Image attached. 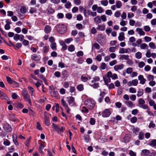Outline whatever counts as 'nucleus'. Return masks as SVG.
<instances>
[{"label":"nucleus","instance_id":"obj_36","mask_svg":"<svg viewBox=\"0 0 156 156\" xmlns=\"http://www.w3.org/2000/svg\"><path fill=\"white\" fill-rule=\"evenodd\" d=\"M115 6L117 8H120L122 6L121 2L119 1H116Z\"/></svg>","mask_w":156,"mask_h":156},{"label":"nucleus","instance_id":"obj_47","mask_svg":"<svg viewBox=\"0 0 156 156\" xmlns=\"http://www.w3.org/2000/svg\"><path fill=\"white\" fill-rule=\"evenodd\" d=\"M58 133H60L63 131V129L62 127H58L57 129L55 130Z\"/></svg>","mask_w":156,"mask_h":156},{"label":"nucleus","instance_id":"obj_42","mask_svg":"<svg viewBox=\"0 0 156 156\" xmlns=\"http://www.w3.org/2000/svg\"><path fill=\"white\" fill-rule=\"evenodd\" d=\"M45 123L47 126H49L50 123L49 118L46 116L45 117Z\"/></svg>","mask_w":156,"mask_h":156},{"label":"nucleus","instance_id":"obj_6","mask_svg":"<svg viewBox=\"0 0 156 156\" xmlns=\"http://www.w3.org/2000/svg\"><path fill=\"white\" fill-rule=\"evenodd\" d=\"M6 78L7 81L9 84H13L14 85H15L16 87H18V83L13 80L10 77L7 76Z\"/></svg>","mask_w":156,"mask_h":156},{"label":"nucleus","instance_id":"obj_21","mask_svg":"<svg viewBox=\"0 0 156 156\" xmlns=\"http://www.w3.org/2000/svg\"><path fill=\"white\" fill-rule=\"evenodd\" d=\"M150 153L149 150L147 149H144L142 151L141 154L143 155H147Z\"/></svg>","mask_w":156,"mask_h":156},{"label":"nucleus","instance_id":"obj_53","mask_svg":"<svg viewBox=\"0 0 156 156\" xmlns=\"http://www.w3.org/2000/svg\"><path fill=\"white\" fill-rule=\"evenodd\" d=\"M10 142L7 139H5L3 142V144L5 146H9L10 144Z\"/></svg>","mask_w":156,"mask_h":156},{"label":"nucleus","instance_id":"obj_3","mask_svg":"<svg viewBox=\"0 0 156 156\" xmlns=\"http://www.w3.org/2000/svg\"><path fill=\"white\" fill-rule=\"evenodd\" d=\"M57 31L60 34H63L66 31V27L63 24H58L56 26Z\"/></svg>","mask_w":156,"mask_h":156},{"label":"nucleus","instance_id":"obj_30","mask_svg":"<svg viewBox=\"0 0 156 156\" xmlns=\"http://www.w3.org/2000/svg\"><path fill=\"white\" fill-rule=\"evenodd\" d=\"M148 144L152 147L156 146V140H152Z\"/></svg>","mask_w":156,"mask_h":156},{"label":"nucleus","instance_id":"obj_35","mask_svg":"<svg viewBox=\"0 0 156 156\" xmlns=\"http://www.w3.org/2000/svg\"><path fill=\"white\" fill-rule=\"evenodd\" d=\"M129 91L130 93H135L136 92V89L133 87H130L129 89Z\"/></svg>","mask_w":156,"mask_h":156},{"label":"nucleus","instance_id":"obj_2","mask_svg":"<svg viewBox=\"0 0 156 156\" xmlns=\"http://www.w3.org/2000/svg\"><path fill=\"white\" fill-rule=\"evenodd\" d=\"M22 94L23 98L24 100L31 105V102L30 99V95L28 94L27 91L25 89H24L22 91Z\"/></svg>","mask_w":156,"mask_h":156},{"label":"nucleus","instance_id":"obj_19","mask_svg":"<svg viewBox=\"0 0 156 156\" xmlns=\"http://www.w3.org/2000/svg\"><path fill=\"white\" fill-rule=\"evenodd\" d=\"M69 105L70 106H73L74 104V99L72 97H70L69 98L68 101Z\"/></svg>","mask_w":156,"mask_h":156},{"label":"nucleus","instance_id":"obj_37","mask_svg":"<svg viewBox=\"0 0 156 156\" xmlns=\"http://www.w3.org/2000/svg\"><path fill=\"white\" fill-rule=\"evenodd\" d=\"M91 84L90 86L94 88H97L99 87V83H98L94 82Z\"/></svg>","mask_w":156,"mask_h":156},{"label":"nucleus","instance_id":"obj_12","mask_svg":"<svg viewBox=\"0 0 156 156\" xmlns=\"http://www.w3.org/2000/svg\"><path fill=\"white\" fill-rule=\"evenodd\" d=\"M105 26L104 24H98L96 28L97 30L100 31H103L105 30Z\"/></svg>","mask_w":156,"mask_h":156},{"label":"nucleus","instance_id":"obj_57","mask_svg":"<svg viewBox=\"0 0 156 156\" xmlns=\"http://www.w3.org/2000/svg\"><path fill=\"white\" fill-rule=\"evenodd\" d=\"M106 66V64L104 62L102 63L100 66V68L102 70L105 69Z\"/></svg>","mask_w":156,"mask_h":156},{"label":"nucleus","instance_id":"obj_49","mask_svg":"<svg viewBox=\"0 0 156 156\" xmlns=\"http://www.w3.org/2000/svg\"><path fill=\"white\" fill-rule=\"evenodd\" d=\"M147 47V45L145 43H142L140 45V48L141 49H145Z\"/></svg>","mask_w":156,"mask_h":156},{"label":"nucleus","instance_id":"obj_33","mask_svg":"<svg viewBox=\"0 0 156 156\" xmlns=\"http://www.w3.org/2000/svg\"><path fill=\"white\" fill-rule=\"evenodd\" d=\"M77 90L79 91H82L84 89L83 87L82 84H80L78 85L76 87Z\"/></svg>","mask_w":156,"mask_h":156},{"label":"nucleus","instance_id":"obj_14","mask_svg":"<svg viewBox=\"0 0 156 156\" xmlns=\"http://www.w3.org/2000/svg\"><path fill=\"white\" fill-rule=\"evenodd\" d=\"M81 81L84 82H86L89 80L91 79V77L88 76L87 77L83 76H82L81 77Z\"/></svg>","mask_w":156,"mask_h":156},{"label":"nucleus","instance_id":"obj_29","mask_svg":"<svg viewBox=\"0 0 156 156\" xmlns=\"http://www.w3.org/2000/svg\"><path fill=\"white\" fill-rule=\"evenodd\" d=\"M44 147V146L43 144H41L40 146L39 149L38 151L41 154H44L43 151V150Z\"/></svg>","mask_w":156,"mask_h":156},{"label":"nucleus","instance_id":"obj_48","mask_svg":"<svg viewBox=\"0 0 156 156\" xmlns=\"http://www.w3.org/2000/svg\"><path fill=\"white\" fill-rule=\"evenodd\" d=\"M139 129L137 127H134L133 129V133H134L136 134L137 133L139 132Z\"/></svg>","mask_w":156,"mask_h":156},{"label":"nucleus","instance_id":"obj_34","mask_svg":"<svg viewBox=\"0 0 156 156\" xmlns=\"http://www.w3.org/2000/svg\"><path fill=\"white\" fill-rule=\"evenodd\" d=\"M101 97L98 99V102L100 103L101 102L104 96L105 95V93L104 92H101L100 94Z\"/></svg>","mask_w":156,"mask_h":156},{"label":"nucleus","instance_id":"obj_8","mask_svg":"<svg viewBox=\"0 0 156 156\" xmlns=\"http://www.w3.org/2000/svg\"><path fill=\"white\" fill-rule=\"evenodd\" d=\"M4 129L7 132H10L12 131L11 126L8 123H6L3 126Z\"/></svg>","mask_w":156,"mask_h":156},{"label":"nucleus","instance_id":"obj_58","mask_svg":"<svg viewBox=\"0 0 156 156\" xmlns=\"http://www.w3.org/2000/svg\"><path fill=\"white\" fill-rule=\"evenodd\" d=\"M81 111L85 113H87L88 112V110L86 108V107L83 106L82 107V108L81 109Z\"/></svg>","mask_w":156,"mask_h":156},{"label":"nucleus","instance_id":"obj_54","mask_svg":"<svg viewBox=\"0 0 156 156\" xmlns=\"http://www.w3.org/2000/svg\"><path fill=\"white\" fill-rule=\"evenodd\" d=\"M76 27L79 30L82 29L83 28V25L80 23H77L76 25Z\"/></svg>","mask_w":156,"mask_h":156},{"label":"nucleus","instance_id":"obj_52","mask_svg":"<svg viewBox=\"0 0 156 156\" xmlns=\"http://www.w3.org/2000/svg\"><path fill=\"white\" fill-rule=\"evenodd\" d=\"M136 98V95L135 94H132L130 96V99L133 101H135Z\"/></svg>","mask_w":156,"mask_h":156},{"label":"nucleus","instance_id":"obj_20","mask_svg":"<svg viewBox=\"0 0 156 156\" xmlns=\"http://www.w3.org/2000/svg\"><path fill=\"white\" fill-rule=\"evenodd\" d=\"M130 139V135L129 134H126L124 138V142L125 143L128 142Z\"/></svg>","mask_w":156,"mask_h":156},{"label":"nucleus","instance_id":"obj_56","mask_svg":"<svg viewBox=\"0 0 156 156\" xmlns=\"http://www.w3.org/2000/svg\"><path fill=\"white\" fill-rule=\"evenodd\" d=\"M154 79V76L152 75H149L147 76V80L150 81L153 80Z\"/></svg>","mask_w":156,"mask_h":156},{"label":"nucleus","instance_id":"obj_46","mask_svg":"<svg viewBox=\"0 0 156 156\" xmlns=\"http://www.w3.org/2000/svg\"><path fill=\"white\" fill-rule=\"evenodd\" d=\"M117 62V61L116 60H114L112 61H111L109 63V65L110 66H113Z\"/></svg>","mask_w":156,"mask_h":156},{"label":"nucleus","instance_id":"obj_18","mask_svg":"<svg viewBox=\"0 0 156 156\" xmlns=\"http://www.w3.org/2000/svg\"><path fill=\"white\" fill-rule=\"evenodd\" d=\"M41 58V57L40 55L34 54L31 56V58L35 61H38Z\"/></svg>","mask_w":156,"mask_h":156},{"label":"nucleus","instance_id":"obj_60","mask_svg":"<svg viewBox=\"0 0 156 156\" xmlns=\"http://www.w3.org/2000/svg\"><path fill=\"white\" fill-rule=\"evenodd\" d=\"M97 30L96 28V29L94 27H93L91 30V33L93 34L96 33Z\"/></svg>","mask_w":156,"mask_h":156},{"label":"nucleus","instance_id":"obj_5","mask_svg":"<svg viewBox=\"0 0 156 156\" xmlns=\"http://www.w3.org/2000/svg\"><path fill=\"white\" fill-rule=\"evenodd\" d=\"M97 41L101 45H103L105 43V38L101 34H98V35Z\"/></svg>","mask_w":156,"mask_h":156},{"label":"nucleus","instance_id":"obj_63","mask_svg":"<svg viewBox=\"0 0 156 156\" xmlns=\"http://www.w3.org/2000/svg\"><path fill=\"white\" fill-rule=\"evenodd\" d=\"M121 13L119 11H116L114 14V16L116 17H119L120 16Z\"/></svg>","mask_w":156,"mask_h":156},{"label":"nucleus","instance_id":"obj_9","mask_svg":"<svg viewBox=\"0 0 156 156\" xmlns=\"http://www.w3.org/2000/svg\"><path fill=\"white\" fill-rule=\"evenodd\" d=\"M130 49L129 48H120L119 51V53L121 54H123L124 53H129L130 52Z\"/></svg>","mask_w":156,"mask_h":156},{"label":"nucleus","instance_id":"obj_55","mask_svg":"<svg viewBox=\"0 0 156 156\" xmlns=\"http://www.w3.org/2000/svg\"><path fill=\"white\" fill-rule=\"evenodd\" d=\"M148 101L150 106H153L155 104V102L153 100L148 99Z\"/></svg>","mask_w":156,"mask_h":156},{"label":"nucleus","instance_id":"obj_1","mask_svg":"<svg viewBox=\"0 0 156 156\" xmlns=\"http://www.w3.org/2000/svg\"><path fill=\"white\" fill-rule=\"evenodd\" d=\"M85 105L90 110H92L95 105V102L92 99H88L85 101Z\"/></svg>","mask_w":156,"mask_h":156},{"label":"nucleus","instance_id":"obj_7","mask_svg":"<svg viewBox=\"0 0 156 156\" xmlns=\"http://www.w3.org/2000/svg\"><path fill=\"white\" fill-rule=\"evenodd\" d=\"M111 114L110 111L109 109H107L102 112V116L104 117H109Z\"/></svg>","mask_w":156,"mask_h":156},{"label":"nucleus","instance_id":"obj_31","mask_svg":"<svg viewBox=\"0 0 156 156\" xmlns=\"http://www.w3.org/2000/svg\"><path fill=\"white\" fill-rule=\"evenodd\" d=\"M93 80L91 81L92 83H94V82H96L100 80V78L99 77L96 76L93 77Z\"/></svg>","mask_w":156,"mask_h":156},{"label":"nucleus","instance_id":"obj_4","mask_svg":"<svg viewBox=\"0 0 156 156\" xmlns=\"http://www.w3.org/2000/svg\"><path fill=\"white\" fill-rule=\"evenodd\" d=\"M50 88L51 89L50 93L51 95L53 97H55L57 98H59V94L58 92L55 90L54 87L53 86H50Z\"/></svg>","mask_w":156,"mask_h":156},{"label":"nucleus","instance_id":"obj_39","mask_svg":"<svg viewBox=\"0 0 156 156\" xmlns=\"http://www.w3.org/2000/svg\"><path fill=\"white\" fill-rule=\"evenodd\" d=\"M62 76H63V77L66 78L68 76V73L66 71V70H64L63 71L62 73Z\"/></svg>","mask_w":156,"mask_h":156},{"label":"nucleus","instance_id":"obj_26","mask_svg":"<svg viewBox=\"0 0 156 156\" xmlns=\"http://www.w3.org/2000/svg\"><path fill=\"white\" fill-rule=\"evenodd\" d=\"M136 58L137 59H140L142 57V54L140 52H137L135 54Z\"/></svg>","mask_w":156,"mask_h":156},{"label":"nucleus","instance_id":"obj_45","mask_svg":"<svg viewBox=\"0 0 156 156\" xmlns=\"http://www.w3.org/2000/svg\"><path fill=\"white\" fill-rule=\"evenodd\" d=\"M137 120V118L135 116L132 117L130 119V122L132 123H135L136 122Z\"/></svg>","mask_w":156,"mask_h":156},{"label":"nucleus","instance_id":"obj_50","mask_svg":"<svg viewBox=\"0 0 156 156\" xmlns=\"http://www.w3.org/2000/svg\"><path fill=\"white\" fill-rule=\"evenodd\" d=\"M28 88L30 92L31 96H33V93L34 91V88L31 87H28Z\"/></svg>","mask_w":156,"mask_h":156},{"label":"nucleus","instance_id":"obj_22","mask_svg":"<svg viewBox=\"0 0 156 156\" xmlns=\"http://www.w3.org/2000/svg\"><path fill=\"white\" fill-rule=\"evenodd\" d=\"M94 21L97 24H99L101 22V20L100 16H98L94 18Z\"/></svg>","mask_w":156,"mask_h":156},{"label":"nucleus","instance_id":"obj_41","mask_svg":"<svg viewBox=\"0 0 156 156\" xmlns=\"http://www.w3.org/2000/svg\"><path fill=\"white\" fill-rule=\"evenodd\" d=\"M132 84L133 86H136L138 84V81L137 80L134 79L132 80Z\"/></svg>","mask_w":156,"mask_h":156},{"label":"nucleus","instance_id":"obj_16","mask_svg":"<svg viewBox=\"0 0 156 156\" xmlns=\"http://www.w3.org/2000/svg\"><path fill=\"white\" fill-rule=\"evenodd\" d=\"M125 39L124 33L122 32L119 33L118 37V40L120 41H122L124 40Z\"/></svg>","mask_w":156,"mask_h":156},{"label":"nucleus","instance_id":"obj_59","mask_svg":"<svg viewBox=\"0 0 156 156\" xmlns=\"http://www.w3.org/2000/svg\"><path fill=\"white\" fill-rule=\"evenodd\" d=\"M145 65V63L143 62H141L138 63V67L142 68Z\"/></svg>","mask_w":156,"mask_h":156},{"label":"nucleus","instance_id":"obj_13","mask_svg":"<svg viewBox=\"0 0 156 156\" xmlns=\"http://www.w3.org/2000/svg\"><path fill=\"white\" fill-rule=\"evenodd\" d=\"M126 105L130 108H132L135 106V105L131 101H126L125 102Z\"/></svg>","mask_w":156,"mask_h":156},{"label":"nucleus","instance_id":"obj_11","mask_svg":"<svg viewBox=\"0 0 156 156\" xmlns=\"http://www.w3.org/2000/svg\"><path fill=\"white\" fill-rule=\"evenodd\" d=\"M124 67L123 64L116 65L114 66V69L115 71H118L119 70H121Z\"/></svg>","mask_w":156,"mask_h":156},{"label":"nucleus","instance_id":"obj_44","mask_svg":"<svg viewBox=\"0 0 156 156\" xmlns=\"http://www.w3.org/2000/svg\"><path fill=\"white\" fill-rule=\"evenodd\" d=\"M101 4L105 6H106L108 4V2L107 0L102 1H101Z\"/></svg>","mask_w":156,"mask_h":156},{"label":"nucleus","instance_id":"obj_28","mask_svg":"<svg viewBox=\"0 0 156 156\" xmlns=\"http://www.w3.org/2000/svg\"><path fill=\"white\" fill-rule=\"evenodd\" d=\"M51 30V28L49 25H47L46 26L44 31L46 33H48L50 32Z\"/></svg>","mask_w":156,"mask_h":156},{"label":"nucleus","instance_id":"obj_40","mask_svg":"<svg viewBox=\"0 0 156 156\" xmlns=\"http://www.w3.org/2000/svg\"><path fill=\"white\" fill-rule=\"evenodd\" d=\"M75 49V48L74 46L73 45H71L69 46L68 48V50L70 52L73 51Z\"/></svg>","mask_w":156,"mask_h":156},{"label":"nucleus","instance_id":"obj_10","mask_svg":"<svg viewBox=\"0 0 156 156\" xmlns=\"http://www.w3.org/2000/svg\"><path fill=\"white\" fill-rule=\"evenodd\" d=\"M138 79L140 81V83L142 84H144L145 83L146 80L142 75H140L138 76Z\"/></svg>","mask_w":156,"mask_h":156},{"label":"nucleus","instance_id":"obj_27","mask_svg":"<svg viewBox=\"0 0 156 156\" xmlns=\"http://www.w3.org/2000/svg\"><path fill=\"white\" fill-rule=\"evenodd\" d=\"M50 47L53 50H56L57 49L56 44L55 42L51 43Z\"/></svg>","mask_w":156,"mask_h":156},{"label":"nucleus","instance_id":"obj_51","mask_svg":"<svg viewBox=\"0 0 156 156\" xmlns=\"http://www.w3.org/2000/svg\"><path fill=\"white\" fill-rule=\"evenodd\" d=\"M26 7L22 6L20 9V12L22 13H24L26 12Z\"/></svg>","mask_w":156,"mask_h":156},{"label":"nucleus","instance_id":"obj_25","mask_svg":"<svg viewBox=\"0 0 156 156\" xmlns=\"http://www.w3.org/2000/svg\"><path fill=\"white\" fill-rule=\"evenodd\" d=\"M143 94V90L141 89H139L137 92V96L138 97H139L141 96Z\"/></svg>","mask_w":156,"mask_h":156},{"label":"nucleus","instance_id":"obj_43","mask_svg":"<svg viewBox=\"0 0 156 156\" xmlns=\"http://www.w3.org/2000/svg\"><path fill=\"white\" fill-rule=\"evenodd\" d=\"M149 47L153 49H155L156 48V46L153 42H151L149 43Z\"/></svg>","mask_w":156,"mask_h":156},{"label":"nucleus","instance_id":"obj_62","mask_svg":"<svg viewBox=\"0 0 156 156\" xmlns=\"http://www.w3.org/2000/svg\"><path fill=\"white\" fill-rule=\"evenodd\" d=\"M144 29L145 31L148 32L150 30L151 28L148 26H144Z\"/></svg>","mask_w":156,"mask_h":156},{"label":"nucleus","instance_id":"obj_61","mask_svg":"<svg viewBox=\"0 0 156 156\" xmlns=\"http://www.w3.org/2000/svg\"><path fill=\"white\" fill-rule=\"evenodd\" d=\"M127 23V22L124 20H122L120 23V24L121 26H125L126 25Z\"/></svg>","mask_w":156,"mask_h":156},{"label":"nucleus","instance_id":"obj_64","mask_svg":"<svg viewBox=\"0 0 156 156\" xmlns=\"http://www.w3.org/2000/svg\"><path fill=\"white\" fill-rule=\"evenodd\" d=\"M129 154L130 156H136V153L132 150L129 151Z\"/></svg>","mask_w":156,"mask_h":156},{"label":"nucleus","instance_id":"obj_32","mask_svg":"<svg viewBox=\"0 0 156 156\" xmlns=\"http://www.w3.org/2000/svg\"><path fill=\"white\" fill-rule=\"evenodd\" d=\"M90 10H87L85 9L84 10V16L86 17H88L90 15Z\"/></svg>","mask_w":156,"mask_h":156},{"label":"nucleus","instance_id":"obj_15","mask_svg":"<svg viewBox=\"0 0 156 156\" xmlns=\"http://www.w3.org/2000/svg\"><path fill=\"white\" fill-rule=\"evenodd\" d=\"M136 31L140 36H143L145 34L142 28H137L136 29Z\"/></svg>","mask_w":156,"mask_h":156},{"label":"nucleus","instance_id":"obj_23","mask_svg":"<svg viewBox=\"0 0 156 156\" xmlns=\"http://www.w3.org/2000/svg\"><path fill=\"white\" fill-rule=\"evenodd\" d=\"M13 141L14 144L16 146L19 145V143L17 140V137L16 135L14 134L12 135Z\"/></svg>","mask_w":156,"mask_h":156},{"label":"nucleus","instance_id":"obj_24","mask_svg":"<svg viewBox=\"0 0 156 156\" xmlns=\"http://www.w3.org/2000/svg\"><path fill=\"white\" fill-rule=\"evenodd\" d=\"M129 56L128 55H121L120 59L121 60H128Z\"/></svg>","mask_w":156,"mask_h":156},{"label":"nucleus","instance_id":"obj_17","mask_svg":"<svg viewBox=\"0 0 156 156\" xmlns=\"http://www.w3.org/2000/svg\"><path fill=\"white\" fill-rule=\"evenodd\" d=\"M0 98L2 99H4L6 100H8V98L6 95L3 92L0 90Z\"/></svg>","mask_w":156,"mask_h":156},{"label":"nucleus","instance_id":"obj_38","mask_svg":"<svg viewBox=\"0 0 156 156\" xmlns=\"http://www.w3.org/2000/svg\"><path fill=\"white\" fill-rule=\"evenodd\" d=\"M133 71V69L131 67L128 68L126 69V73L128 74H131Z\"/></svg>","mask_w":156,"mask_h":156}]
</instances>
